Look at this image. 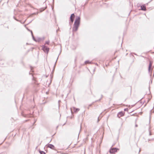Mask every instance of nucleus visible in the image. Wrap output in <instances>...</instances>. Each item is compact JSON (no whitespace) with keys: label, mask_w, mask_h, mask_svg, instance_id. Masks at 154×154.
Returning <instances> with one entry per match:
<instances>
[{"label":"nucleus","mask_w":154,"mask_h":154,"mask_svg":"<svg viewBox=\"0 0 154 154\" xmlns=\"http://www.w3.org/2000/svg\"><path fill=\"white\" fill-rule=\"evenodd\" d=\"M150 140H149V141H150Z\"/></svg>","instance_id":"bb28decb"},{"label":"nucleus","mask_w":154,"mask_h":154,"mask_svg":"<svg viewBox=\"0 0 154 154\" xmlns=\"http://www.w3.org/2000/svg\"><path fill=\"white\" fill-rule=\"evenodd\" d=\"M81 125L80 126V129H81Z\"/></svg>","instance_id":"b1692460"},{"label":"nucleus","mask_w":154,"mask_h":154,"mask_svg":"<svg viewBox=\"0 0 154 154\" xmlns=\"http://www.w3.org/2000/svg\"><path fill=\"white\" fill-rule=\"evenodd\" d=\"M29 30L31 32V34H32V38H33V39L36 42H37V40H35V38L33 35V33H32V31H30L29 30Z\"/></svg>","instance_id":"f8f14e48"},{"label":"nucleus","mask_w":154,"mask_h":154,"mask_svg":"<svg viewBox=\"0 0 154 154\" xmlns=\"http://www.w3.org/2000/svg\"><path fill=\"white\" fill-rule=\"evenodd\" d=\"M7 28H8V26L7 27Z\"/></svg>","instance_id":"cd10ccee"},{"label":"nucleus","mask_w":154,"mask_h":154,"mask_svg":"<svg viewBox=\"0 0 154 154\" xmlns=\"http://www.w3.org/2000/svg\"><path fill=\"white\" fill-rule=\"evenodd\" d=\"M42 49L45 52L48 53L49 51V48L44 45L42 46Z\"/></svg>","instance_id":"f03ea898"},{"label":"nucleus","mask_w":154,"mask_h":154,"mask_svg":"<svg viewBox=\"0 0 154 154\" xmlns=\"http://www.w3.org/2000/svg\"><path fill=\"white\" fill-rule=\"evenodd\" d=\"M80 17H78L76 18L73 25V27L72 28V31L73 32H76L78 30L80 24Z\"/></svg>","instance_id":"f257e3e1"},{"label":"nucleus","mask_w":154,"mask_h":154,"mask_svg":"<svg viewBox=\"0 0 154 154\" xmlns=\"http://www.w3.org/2000/svg\"><path fill=\"white\" fill-rule=\"evenodd\" d=\"M45 9V8H43L42 10L40 11L42 12V11L44 10Z\"/></svg>","instance_id":"6ab92c4d"},{"label":"nucleus","mask_w":154,"mask_h":154,"mask_svg":"<svg viewBox=\"0 0 154 154\" xmlns=\"http://www.w3.org/2000/svg\"><path fill=\"white\" fill-rule=\"evenodd\" d=\"M38 14V12L37 13H34L33 14Z\"/></svg>","instance_id":"4be33fe9"},{"label":"nucleus","mask_w":154,"mask_h":154,"mask_svg":"<svg viewBox=\"0 0 154 154\" xmlns=\"http://www.w3.org/2000/svg\"><path fill=\"white\" fill-rule=\"evenodd\" d=\"M14 19H15V20H16L17 21H20H20H19V20H18L17 19H16V18H15L14 17Z\"/></svg>","instance_id":"aec40b11"},{"label":"nucleus","mask_w":154,"mask_h":154,"mask_svg":"<svg viewBox=\"0 0 154 154\" xmlns=\"http://www.w3.org/2000/svg\"><path fill=\"white\" fill-rule=\"evenodd\" d=\"M116 151V148H113L110 149L109 150V152L110 153H114Z\"/></svg>","instance_id":"20e7f679"},{"label":"nucleus","mask_w":154,"mask_h":154,"mask_svg":"<svg viewBox=\"0 0 154 154\" xmlns=\"http://www.w3.org/2000/svg\"><path fill=\"white\" fill-rule=\"evenodd\" d=\"M91 62L88 60L86 61L85 62V64L90 63Z\"/></svg>","instance_id":"dca6fc26"},{"label":"nucleus","mask_w":154,"mask_h":154,"mask_svg":"<svg viewBox=\"0 0 154 154\" xmlns=\"http://www.w3.org/2000/svg\"><path fill=\"white\" fill-rule=\"evenodd\" d=\"M141 10L143 11L146 10V7L145 6L142 5L141 6Z\"/></svg>","instance_id":"9d476101"},{"label":"nucleus","mask_w":154,"mask_h":154,"mask_svg":"<svg viewBox=\"0 0 154 154\" xmlns=\"http://www.w3.org/2000/svg\"><path fill=\"white\" fill-rule=\"evenodd\" d=\"M124 115V114L123 112H119L117 114V116L119 118L123 116Z\"/></svg>","instance_id":"39448f33"},{"label":"nucleus","mask_w":154,"mask_h":154,"mask_svg":"<svg viewBox=\"0 0 154 154\" xmlns=\"http://www.w3.org/2000/svg\"><path fill=\"white\" fill-rule=\"evenodd\" d=\"M79 110V109L78 108H75V107L73 108V111L75 113L77 112Z\"/></svg>","instance_id":"1a4fd4ad"},{"label":"nucleus","mask_w":154,"mask_h":154,"mask_svg":"<svg viewBox=\"0 0 154 154\" xmlns=\"http://www.w3.org/2000/svg\"><path fill=\"white\" fill-rule=\"evenodd\" d=\"M150 128H151V127L150 126H149V135L150 136L152 134L151 133V131L150 130Z\"/></svg>","instance_id":"4468645a"},{"label":"nucleus","mask_w":154,"mask_h":154,"mask_svg":"<svg viewBox=\"0 0 154 154\" xmlns=\"http://www.w3.org/2000/svg\"><path fill=\"white\" fill-rule=\"evenodd\" d=\"M134 54L135 55H136L135 53H134Z\"/></svg>","instance_id":"a878e982"},{"label":"nucleus","mask_w":154,"mask_h":154,"mask_svg":"<svg viewBox=\"0 0 154 154\" xmlns=\"http://www.w3.org/2000/svg\"><path fill=\"white\" fill-rule=\"evenodd\" d=\"M124 110H125V111L127 110H128V109H125Z\"/></svg>","instance_id":"412c9836"},{"label":"nucleus","mask_w":154,"mask_h":154,"mask_svg":"<svg viewBox=\"0 0 154 154\" xmlns=\"http://www.w3.org/2000/svg\"><path fill=\"white\" fill-rule=\"evenodd\" d=\"M50 43V41H47L45 42V44H47L49 45Z\"/></svg>","instance_id":"f3484780"},{"label":"nucleus","mask_w":154,"mask_h":154,"mask_svg":"<svg viewBox=\"0 0 154 154\" xmlns=\"http://www.w3.org/2000/svg\"><path fill=\"white\" fill-rule=\"evenodd\" d=\"M42 40V38H38L37 40V41H40Z\"/></svg>","instance_id":"a211bd4d"},{"label":"nucleus","mask_w":154,"mask_h":154,"mask_svg":"<svg viewBox=\"0 0 154 154\" xmlns=\"http://www.w3.org/2000/svg\"><path fill=\"white\" fill-rule=\"evenodd\" d=\"M48 147L52 149H54V146L51 144H48Z\"/></svg>","instance_id":"423d86ee"},{"label":"nucleus","mask_w":154,"mask_h":154,"mask_svg":"<svg viewBox=\"0 0 154 154\" xmlns=\"http://www.w3.org/2000/svg\"><path fill=\"white\" fill-rule=\"evenodd\" d=\"M75 17V16L74 14H72L70 16V20L71 22L72 23L74 21Z\"/></svg>","instance_id":"7ed1b4c3"},{"label":"nucleus","mask_w":154,"mask_h":154,"mask_svg":"<svg viewBox=\"0 0 154 154\" xmlns=\"http://www.w3.org/2000/svg\"><path fill=\"white\" fill-rule=\"evenodd\" d=\"M39 152L40 153V154H45V153L43 151H39Z\"/></svg>","instance_id":"2eb2a0df"},{"label":"nucleus","mask_w":154,"mask_h":154,"mask_svg":"<svg viewBox=\"0 0 154 154\" xmlns=\"http://www.w3.org/2000/svg\"><path fill=\"white\" fill-rule=\"evenodd\" d=\"M22 115L23 116L25 117H31V115L28 114H24L23 113Z\"/></svg>","instance_id":"6e6552de"},{"label":"nucleus","mask_w":154,"mask_h":154,"mask_svg":"<svg viewBox=\"0 0 154 154\" xmlns=\"http://www.w3.org/2000/svg\"><path fill=\"white\" fill-rule=\"evenodd\" d=\"M33 79L34 80V77L33 78Z\"/></svg>","instance_id":"393cba45"},{"label":"nucleus","mask_w":154,"mask_h":154,"mask_svg":"<svg viewBox=\"0 0 154 154\" xmlns=\"http://www.w3.org/2000/svg\"><path fill=\"white\" fill-rule=\"evenodd\" d=\"M29 30L31 32V34H32V38H33V39L36 42H37V40H35V38L33 35V33H32V31H30L29 30Z\"/></svg>","instance_id":"9b49d317"},{"label":"nucleus","mask_w":154,"mask_h":154,"mask_svg":"<svg viewBox=\"0 0 154 154\" xmlns=\"http://www.w3.org/2000/svg\"><path fill=\"white\" fill-rule=\"evenodd\" d=\"M152 63L151 61L149 62V68H148V71L149 72L150 71V69L151 67V66H152Z\"/></svg>","instance_id":"0eeeda50"},{"label":"nucleus","mask_w":154,"mask_h":154,"mask_svg":"<svg viewBox=\"0 0 154 154\" xmlns=\"http://www.w3.org/2000/svg\"><path fill=\"white\" fill-rule=\"evenodd\" d=\"M137 126H137V125L136 124V125H135V127H137Z\"/></svg>","instance_id":"5701e85b"},{"label":"nucleus","mask_w":154,"mask_h":154,"mask_svg":"<svg viewBox=\"0 0 154 154\" xmlns=\"http://www.w3.org/2000/svg\"><path fill=\"white\" fill-rule=\"evenodd\" d=\"M29 30L31 32V34H32V38H33V39L36 42H37V40H35V38L33 35V33H32V31H30L29 30Z\"/></svg>","instance_id":"ddd939ff"}]
</instances>
